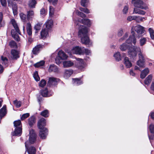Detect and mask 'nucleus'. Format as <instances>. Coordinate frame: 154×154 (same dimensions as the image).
I'll list each match as a JSON object with an SVG mask.
<instances>
[{"instance_id": "6", "label": "nucleus", "mask_w": 154, "mask_h": 154, "mask_svg": "<svg viewBox=\"0 0 154 154\" xmlns=\"http://www.w3.org/2000/svg\"><path fill=\"white\" fill-rule=\"evenodd\" d=\"M132 29V30L136 32L137 33L136 37L138 38L142 37L143 35V34L145 32V28L140 25L133 26L132 28L131 29Z\"/></svg>"}, {"instance_id": "63", "label": "nucleus", "mask_w": 154, "mask_h": 154, "mask_svg": "<svg viewBox=\"0 0 154 154\" xmlns=\"http://www.w3.org/2000/svg\"><path fill=\"white\" fill-rule=\"evenodd\" d=\"M2 63L3 65H4L5 66L6 65V66H8V60H6L5 61H2Z\"/></svg>"}, {"instance_id": "57", "label": "nucleus", "mask_w": 154, "mask_h": 154, "mask_svg": "<svg viewBox=\"0 0 154 154\" xmlns=\"http://www.w3.org/2000/svg\"><path fill=\"white\" fill-rule=\"evenodd\" d=\"M120 49L122 51H125V43H123L120 46Z\"/></svg>"}, {"instance_id": "41", "label": "nucleus", "mask_w": 154, "mask_h": 154, "mask_svg": "<svg viewBox=\"0 0 154 154\" xmlns=\"http://www.w3.org/2000/svg\"><path fill=\"white\" fill-rule=\"evenodd\" d=\"M14 104L17 108H19L21 105V102L20 101H18L17 100H15L13 101Z\"/></svg>"}, {"instance_id": "44", "label": "nucleus", "mask_w": 154, "mask_h": 154, "mask_svg": "<svg viewBox=\"0 0 154 154\" xmlns=\"http://www.w3.org/2000/svg\"><path fill=\"white\" fill-rule=\"evenodd\" d=\"M30 116V114L29 113H24L20 117V119L22 120H23L24 119H26L27 118L29 117Z\"/></svg>"}, {"instance_id": "43", "label": "nucleus", "mask_w": 154, "mask_h": 154, "mask_svg": "<svg viewBox=\"0 0 154 154\" xmlns=\"http://www.w3.org/2000/svg\"><path fill=\"white\" fill-rule=\"evenodd\" d=\"M148 31L149 32L150 35V36L151 38L152 39H153L154 38V31L153 29L151 28H149L148 29Z\"/></svg>"}, {"instance_id": "21", "label": "nucleus", "mask_w": 154, "mask_h": 154, "mask_svg": "<svg viewBox=\"0 0 154 154\" xmlns=\"http://www.w3.org/2000/svg\"><path fill=\"white\" fill-rule=\"evenodd\" d=\"M26 26L27 33L29 36H31L32 35V28L31 23H27Z\"/></svg>"}, {"instance_id": "61", "label": "nucleus", "mask_w": 154, "mask_h": 154, "mask_svg": "<svg viewBox=\"0 0 154 154\" xmlns=\"http://www.w3.org/2000/svg\"><path fill=\"white\" fill-rule=\"evenodd\" d=\"M123 31L122 29H121L119 30L118 32V35L119 37L121 36L123 34Z\"/></svg>"}, {"instance_id": "31", "label": "nucleus", "mask_w": 154, "mask_h": 154, "mask_svg": "<svg viewBox=\"0 0 154 154\" xmlns=\"http://www.w3.org/2000/svg\"><path fill=\"white\" fill-rule=\"evenodd\" d=\"M114 57L116 60L119 61L121 60L122 56L119 52H117L114 54Z\"/></svg>"}, {"instance_id": "51", "label": "nucleus", "mask_w": 154, "mask_h": 154, "mask_svg": "<svg viewBox=\"0 0 154 154\" xmlns=\"http://www.w3.org/2000/svg\"><path fill=\"white\" fill-rule=\"evenodd\" d=\"M37 97L38 102L39 103H40L43 100V97L40 94V95H37Z\"/></svg>"}, {"instance_id": "48", "label": "nucleus", "mask_w": 154, "mask_h": 154, "mask_svg": "<svg viewBox=\"0 0 154 154\" xmlns=\"http://www.w3.org/2000/svg\"><path fill=\"white\" fill-rule=\"evenodd\" d=\"M73 73V71L72 70H66L65 74L67 75V76H70Z\"/></svg>"}, {"instance_id": "49", "label": "nucleus", "mask_w": 154, "mask_h": 154, "mask_svg": "<svg viewBox=\"0 0 154 154\" xmlns=\"http://www.w3.org/2000/svg\"><path fill=\"white\" fill-rule=\"evenodd\" d=\"M76 13L77 14L81 17L84 18L86 17V15L85 14L79 11H77Z\"/></svg>"}, {"instance_id": "36", "label": "nucleus", "mask_w": 154, "mask_h": 154, "mask_svg": "<svg viewBox=\"0 0 154 154\" xmlns=\"http://www.w3.org/2000/svg\"><path fill=\"white\" fill-rule=\"evenodd\" d=\"M89 2V0H81L80 2L81 5L85 8H87Z\"/></svg>"}, {"instance_id": "60", "label": "nucleus", "mask_w": 154, "mask_h": 154, "mask_svg": "<svg viewBox=\"0 0 154 154\" xmlns=\"http://www.w3.org/2000/svg\"><path fill=\"white\" fill-rule=\"evenodd\" d=\"M5 70L4 68L1 64H0V74L3 73Z\"/></svg>"}, {"instance_id": "40", "label": "nucleus", "mask_w": 154, "mask_h": 154, "mask_svg": "<svg viewBox=\"0 0 154 154\" xmlns=\"http://www.w3.org/2000/svg\"><path fill=\"white\" fill-rule=\"evenodd\" d=\"M132 66V64L128 60V57H126V67L127 68H130Z\"/></svg>"}, {"instance_id": "52", "label": "nucleus", "mask_w": 154, "mask_h": 154, "mask_svg": "<svg viewBox=\"0 0 154 154\" xmlns=\"http://www.w3.org/2000/svg\"><path fill=\"white\" fill-rule=\"evenodd\" d=\"M50 3H52V5L54 6L56 5L58 2V0H48Z\"/></svg>"}, {"instance_id": "4", "label": "nucleus", "mask_w": 154, "mask_h": 154, "mask_svg": "<svg viewBox=\"0 0 154 154\" xmlns=\"http://www.w3.org/2000/svg\"><path fill=\"white\" fill-rule=\"evenodd\" d=\"M11 22L16 30V31H15L13 29L11 30V33L12 36L15 40L19 42L20 41V39L19 35L17 32L20 35V31L14 19H12L11 20Z\"/></svg>"}, {"instance_id": "32", "label": "nucleus", "mask_w": 154, "mask_h": 154, "mask_svg": "<svg viewBox=\"0 0 154 154\" xmlns=\"http://www.w3.org/2000/svg\"><path fill=\"white\" fill-rule=\"evenodd\" d=\"M45 62L44 60H41L34 64L33 66L35 68H38L41 66H43L45 65Z\"/></svg>"}, {"instance_id": "34", "label": "nucleus", "mask_w": 154, "mask_h": 154, "mask_svg": "<svg viewBox=\"0 0 154 154\" xmlns=\"http://www.w3.org/2000/svg\"><path fill=\"white\" fill-rule=\"evenodd\" d=\"M9 45L11 48H17V43L14 40H12L9 42Z\"/></svg>"}, {"instance_id": "24", "label": "nucleus", "mask_w": 154, "mask_h": 154, "mask_svg": "<svg viewBox=\"0 0 154 154\" xmlns=\"http://www.w3.org/2000/svg\"><path fill=\"white\" fill-rule=\"evenodd\" d=\"M133 12V13L142 15H144L146 14V12L144 11L136 8H134Z\"/></svg>"}, {"instance_id": "2", "label": "nucleus", "mask_w": 154, "mask_h": 154, "mask_svg": "<svg viewBox=\"0 0 154 154\" xmlns=\"http://www.w3.org/2000/svg\"><path fill=\"white\" fill-rule=\"evenodd\" d=\"M75 24L76 26H80L78 35L81 38V41L82 43L85 45H89L90 40L88 35V31L87 28L83 25H79L77 22L75 23Z\"/></svg>"}, {"instance_id": "19", "label": "nucleus", "mask_w": 154, "mask_h": 154, "mask_svg": "<svg viewBox=\"0 0 154 154\" xmlns=\"http://www.w3.org/2000/svg\"><path fill=\"white\" fill-rule=\"evenodd\" d=\"M35 122L36 119L34 116H32L28 119V123L30 127H32Z\"/></svg>"}, {"instance_id": "13", "label": "nucleus", "mask_w": 154, "mask_h": 154, "mask_svg": "<svg viewBox=\"0 0 154 154\" xmlns=\"http://www.w3.org/2000/svg\"><path fill=\"white\" fill-rule=\"evenodd\" d=\"M27 142H26L25 143L26 148L27 150V152L29 154H35L36 149L34 146H31L28 148V146L27 144Z\"/></svg>"}, {"instance_id": "14", "label": "nucleus", "mask_w": 154, "mask_h": 154, "mask_svg": "<svg viewBox=\"0 0 154 154\" xmlns=\"http://www.w3.org/2000/svg\"><path fill=\"white\" fill-rule=\"evenodd\" d=\"M11 53L12 57H11L12 59L17 60L20 57L19 55L18 51L16 49H12L11 51Z\"/></svg>"}, {"instance_id": "15", "label": "nucleus", "mask_w": 154, "mask_h": 154, "mask_svg": "<svg viewBox=\"0 0 154 154\" xmlns=\"http://www.w3.org/2000/svg\"><path fill=\"white\" fill-rule=\"evenodd\" d=\"M43 48V45L41 44H39L37 45L34 48H33L32 50L33 54L35 55H37L38 53L41 49Z\"/></svg>"}, {"instance_id": "53", "label": "nucleus", "mask_w": 154, "mask_h": 154, "mask_svg": "<svg viewBox=\"0 0 154 154\" xmlns=\"http://www.w3.org/2000/svg\"><path fill=\"white\" fill-rule=\"evenodd\" d=\"M54 8L53 7L51 6L49 7V14L50 15H53L54 13Z\"/></svg>"}, {"instance_id": "58", "label": "nucleus", "mask_w": 154, "mask_h": 154, "mask_svg": "<svg viewBox=\"0 0 154 154\" xmlns=\"http://www.w3.org/2000/svg\"><path fill=\"white\" fill-rule=\"evenodd\" d=\"M83 52L84 53H85V54L87 55H89L91 53L90 50L87 48L85 49L84 51H83Z\"/></svg>"}, {"instance_id": "64", "label": "nucleus", "mask_w": 154, "mask_h": 154, "mask_svg": "<svg viewBox=\"0 0 154 154\" xmlns=\"http://www.w3.org/2000/svg\"><path fill=\"white\" fill-rule=\"evenodd\" d=\"M1 59L2 61H5L6 60H8V58L6 57H4L3 56H1Z\"/></svg>"}, {"instance_id": "16", "label": "nucleus", "mask_w": 154, "mask_h": 154, "mask_svg": "<svg viewBox=\"0 0 154 154\" xmlns=\"http://www.w3.org/2000/svg\"><path fill=\"white\" fill-rule=\"evenodd\" d=\"M79 21L81 23L87 26L88 27H90L91 24V22L88 19H81Z\"/></svg>"}, {"instance_id": "22", "label": "nucleus", "mask_w": 154, "mask_h": 154, "mask_svg": "<svg viewBox=\"0 0 154 154\" xmlns=\"http://www.w3.org/2000/svg\"><path fill=\"white\" fill-rule=\"evenodd\" d=\"M40 94L43 97H48V90L47 88L40 90Z\"/></svg>"}, {"instance_id": "45", "label": "nucleus", "mask_w": 154, "mask_h": 154, "mask_svg": "<svg viewBox=\"0 0 154 154\" xmlns=\"http://www.w3.org/2000/svg\"><path fill=\"white\" fill-rule=\"evenodd\" d=\"M21 19L23 22H25L26 20V16L23 13H21L20 14Z\"/></svg>"}, {"instance_id": "5", "label": "nucleus", "mask_w": 154, "mask_h": 154, "mask_svg": "<svg viewBox=\"0 0 154 154\" xmlns=\"http://www.w3.org/2000/svg\"><path fill=\"white\" fill-rule=\"evenodd\" d=\"M13 123L15 129L14 131L12 132V136H20L21 135L22 130V124L20 120L15 121Z\"/></svg>"}, {"instance_id": "9", "label": "nucleus", "mask_w": 154, "mask_h": 154, "mask_svg": "<svg viewBox=\"0 0 154 154\" xmlns=\"http://www.w3.org/2000/svg\"><path fill=\"white\" fill-rule=\"evenodd\" d=\"M60 81L59 79L54 77H49L47 83V86L51 87V86H56L58 84V82Z\"/></svg>"}, {"instance_id": "12", "label": "nucleus", "mask_w": 154, "mask_h": 154, "mask_svg": "<svg viewBox=\"0 0 154 154\" xmlns=\"http://www.w3.org/2000/svg\"><path fill=\"white\" fill-rule=\"evenodd\" d=\"M39 132V136L42 139H45L47 135L48 134V131L47 128H45L44 129H40Z\"/></svg>"}, {"instance_id": "37", "label": "nucleus", "mask_w": 154, "mask_h": 154, "mask_svg": "<svg viewBox=\"0 0 154 154\" xmlns=\"http://www.w3.org/2000/svg\"><path fill=\"white\" fill-rule=\"evenodd\" d=\"M144 17H141L140 16H134V20H135L137 22L139 23L143 21V19H144Z\"/></svg>"}, {"instance_id": "30", "label": "nucleus", "mask_w": 154, "mask_h": 154, "mask_svg": "<svg viewBox=\"0 0 154 154\" xmlns=\"http://www.w3.org/2000/svg\"><path fill=\"white\" fill-rule=\"evenodd\" d=\"M45 27L47 29L49 30L52 28L53 25V22L51 20H49L45 23Z\"/></svg>"}, {"instance_id": "10", "label": "nucleus", "mask_w": 154, "mask_h": 154, "mask_svg": "<svg viewBox=\"0 0 154 154\" xmlns=\"http://www.w3.org/2000/svg\"><path fill=\"white\" fill-rule=\"evenodd\" d=\"M46 125V120L43 118H40L38 121L37 126L39 129L47 128L45 127Z\"/></svg>"}, {"instance_id": "42", "label": "nucleus", "mask_w": 154, "mask_h": 154, "mask_svg": "<svg viewBox=\"0 0 154 154\" xmlns=\"http://www.w3.org/2000/svg\"><path fill=\"white\" fill-rule=\"evenodd\" d=\"M47 83L45 79H42L39 83V85L42 88L44 87Z\"/></svg>"}, {"instance_id": "7", "label": "nucleus", "mask_w": 154, "mask_h": 154, "mask_svg": "<svg viewBox=\"0 0 154 154\" xmlns=\"http://www.w3.org/2000/svg\"><path fill=\"white\" fill-rule=\"evenodd\" d=\"M132 2L134 6L136 8H140L142 9H147L148 8L142 0H132Z\"/></svg>"}, {"instance_id": "23", "label": "nucleus", "mask_w": 154, "mask_h": 154, "mask_svg": "<svg viewBox=\"0 0 154 154\" xmlns=\"http://www.w3.org/2000/svg\"><path fill=\"white\" fill-rule=\"evenodd\" d=\"M48 71L50 72H57L58 71V68L57 66L54 64L51 65L49 68Z\"/></svg>"}, {"instance_id": "25", "label": "nucleus", "mask_w": 154, "mask_h": 154, "mask_svg": "<svg viewBox=\"0 0 154 154\" xmlns=\"http://www.w3.org/2000/svg\"><path fill=\"white\" fill-rule=\"evenodd\" d=\"M37 4L35 0H29L28 3V5L30 8H35Z\"/></svg>"}, {"instance_id": "59", "label": "nucleus", "mask_w": 154, "mask_h": 154, "mask_svg": "<svg viewBox=\"0 0 154 154\" xmlns=\"http://www.w3.org/2000/svg\"><path fill=\"white\" fill-rule=\"evenodd\" d=\"M135 16H129L127 18V20L129 21H131L134 20Z\"/></svg>"}, {"instance_id": "39", "label": "nucleus", "mask_w": 154, "mask_h": 154, "mask_svg": "<svg viewBox=\"0 0 154 154\" xmlns=\"http://www.w3.org/2000/svg\"><path fill=\"white\" fill-rule=\"evenodd\" d=\"M33 76L36 81L38 82L40 80V78L38 75L37 71H35L33 74Z\"/></svg>"}, {"instance_id": "26", "label": "nucleus", "mask_w": 154, "mask_h": 154, "mask_svg": "<svg viewBox=\"0 0 154 154\" xmlns=\"http://www.w3.org/2000/svg\"><path fill=\"white\" fill-rule=\"evenodd\" d=\"M63 64L64 67L67 68L72 66L74 63L70 61H65L63 62Z\"/></svg>"}, {"instance_id": "38", "label": "nucleus", "mask_w": 154, "mask_h": 154, "mask_svg": "<svg viewBox=\"0 0 154 154\" xmlns=\"http://www.w3.org/2000/svg\"><path fill=\"white\" fill-rule=\"evenodd\" d=\"M147 39L146 38H142L140 40V46H143L146 43Z\"/></svg>"}, {"instance_id": "11", "label": "nucleus", "mask_w": 154, "mask_h": 154, "mask_svg": "<svg viewBox=\"0 0 154 154\" xmlns=\"http://www.w3.org/2000/svg\"><path fill=\"white\" fill-rule=\"evenodd\" d=\"M8 6H10L9 4H11L13 11V12L14 15H16L18 14V7L17 4L15 2H11L10 0H8Z\"/></svg>"}, {"instance_id": "46", "label": "nucleus", "mask_w": 154, "mask_h": 154, "mask_svg": "<svg viewBox=\"0 0 154 154\" xmlns=\"http://www.w3.org/2000/svg\"><path fill=\"white\" fill-rule=\"evenodd\" d=\"M34 15V12L33 11H27V18L28 19H29L31 16H33Z\"/></svg>"}, {"instance_id": "47", "label": "nucleus", "mask_w": 154, "mask_h": 154, "mask_svg": "<svg viewBox=\"0 0 154 154\" xmlns=\"http://www.w3.org/2000/svg\"><path fill=\"white\" fill-rule=\"evenodd\" d=\"M41 26L39 23H38L34 26V29L35 30V33L37 32L40 29Z\"/></svg>"}, {"instance_id": "33", "label": "nucleus", "mask_w": 154, "mask_h": 154, "mask_svg": "<svg viewBox=\"0 0 154 154\" xmlns=\"http://www.w3.org/2000/svg\"><path fill=\"white\" fill-rule=\"evenodd\" d=\"M40 115L45 118H47L49 116V112L47 109H45L42 111Z\"/></svg>"}, {"instance_id": "1", "label": "nucleus", "mask_w": 154, "mask_h": 154, "mask_svg": "<svg viewBox=\"0 0 154 154\" xmlns=\"http://www.w3.org/2000/svg\"><path fill=\"white\" fill-rule=\"evenodd\" d=\"M127 52L129 57L131 58H135L137 55V52H139L138 54L139 60L137 62V64L140 67H145V60L144 56L141 52V49L139 47L134 46L131 48L129 51Z\"/></svg>"}, {"instance_id": "20", "label": "nucleus", "mask_w": 154, "mask_h": 154, "mask_svg": "<svg viewBox=\"0 0 154 154\" xmlns=\"http://www.w3.org/2000/svg\"><path fill=\"white\" fill-rule=\"evenodd\" d=\"M48 30L45 28L43 29L41 32V38L43 39H45L48 34Z\"/></svg>"}, {"instance_id": "29", "label": "nucleus", "mask_w": 154, "mask_h": 154, "mask_svg": "<svg viewBox=\"0 0 154 154\" xmlns=\"http://www.w3.org/2000/svg\"><path fill=\"white\" fill-rule=\"evenodd\" d=\"M72 80L77 85H80L83 83V81L81 80V78L72 79Z\"/></svg>"}, {"instance_id": "3", "label": "nucleus", "mask_w": 154, "mask_h": 154, "mask_svg": "<svg viewBox=\"0 0 154 154\" xmlns=\"http://www.w3.org/2000/svg\"><path fill=\"white\" fill-rule=\"evenodd\" d=\"M131 35H130L129 38L126 41V49L128 50V51H129L131 48L135 46L137 43V40L136 37L135 32L134 31L131 29Z\"/></svg>"}, {"instance_id": "55", "label": "nucleus", "mask_w": 154, "mask_h": 154, "mask_svg": "<svg viewBox=\"0 0 154 154\" xmlns=\"http://www.w3.org/2000/svg\"><path fill=\"white\" fill-rule=\"evenodd\" d=\"M61 59H60V58H59V57H58L57 56L55 58V63L59 65L61 62Z\"/></svg>"}, {"instance_id": "35", "label": "nucleus", "mask_w": 154, "mask_h": 154, "mask_svg": "<svg viewBox=\"0 0 154 154\" xmlns=\"http://www.w3.org/2000/svg\"><path fill=\"white\" fill-rule=\"evenodd\" d=\"M152 76L151 75H149L145 79L144 83L146 85H148L151 82L152 79Z\"/></svg>"}, {"instance_id": "18", "label": "nucleus", "mask_w": 154, "mask_h": 154, "mask_svg": "<svg viewBox=\"0 0 154 154\" xmlns=\"http://www.w3.org/2000/svg\"><path fill=\"white\" fill-rule=\"evenodd\" d=\"M58 57L60 58L61 60H65L68 57V56L62 50L60 51L58 53Z\"/></svg>"}, {"instance_id": "62", "label": "nucleus", "mask_w": 154, "mask_h": 154, "mask_svg": "<svg viewBox=\"0 0 154 154\" xmlns=\"http://www.w3.org/2000/svg\"><path fill=\"white\" fill-rule=\"evenodd\" d=\"M46 11L44 8H42L40 11V14H45Z\"/></svg>"}, {"instance_id": "28", "label": "nucleus", "mask_w": 154, "mask_h": 154, "mask_svg": "<svg viewBox=\"0 0 154 154\" xmlns=\"http://www.w3.org/2000/svg\"><path fill=\"white\" fill-rule=\"evenodd\" d=\"M73 50H74L76 54H83L84 53L82 51L81 48L79 46H76L73 48Z\"/></svg>"}, {"instance_id": "8", "label": "nucleus", "mask_w": 154, "mask_h": 154, "mask_svg": "<svg viewBox=\"0 0 154 154\" xmlns=\"http://www.w3.org/2000/svg\"><path fill=\"white\" fill-rule=\"evenodd\" d=\"M37 135L35 131L33 129H31L29 131V140L31 144H33L36 140Z\"/></svg>"}, {"instance_id": "54", "label": "nucleus", "mask_w": 154, "mask_h": 154, "mask_svg": "<svg viewBox=\"0 0 154 154\" xmlns=\"http://www.w3.org/2000/svg\"><path fill=\"white\" fill-rule=\"evenodd\" d=\"M2 6L4 7H6L7 5L6 0H0Z\"/></svg>"}, {"instance_id": "56", "label": "nucleus", "mask_w": 154, "mask_h": 154, "mask_svg": "<svg viewBox=\"0 0 154 154\" xmlns=\"http://www.w3.org/2000/svg\"><path fill=\"white\" fill-rule=\"evenodd\" d=\"M149 130L151 133L154 134V125H151L149 126Z\"/></svg>"}, {"instance_id": "17", "label": "nucleus", "mask_w": 154, "mask_h": 154, "mask_svg": "<svg viewBox=\"0 0 154 154\" xmlns=\"http://www.w3.org/2000/svg\"><path fill=\"white\" fill-rule=\"evenodd\" d=\"M6 105H4L0 109V118L2 119L7 114Z\"/></svg>"}, {"instance_id": "27", "label": "nucleus", "mask_w": 154, "mask_h": 154, "mask_svg": "<svg viewBox=\"0 0 154 154\" xmlns=\"http://www.w3.org/2000/svg\"><path fill=\"white\" fill-rule=\"evenodd\" d=\"M149 70L148 68L145 69L144 70L141 72L140 74V77L142 79H143L145 78L146 76L148 74Z\"/></svg>"}, {"instance_id": "50", "label": "nucleus", "mask_w": 154, "mask_h": 154, "mask_svg": "<svg viewBox=\"0 0 154 154\" xmlns=\"http://www.w3.org/2000/svg\"><path fill=\"white\" fill-rule=\"evenodd\" d=\"M3 19V14L2 12H0V25L1 26H3L5 25V23H2V20Z\"/></svg>"}]
</instances>
